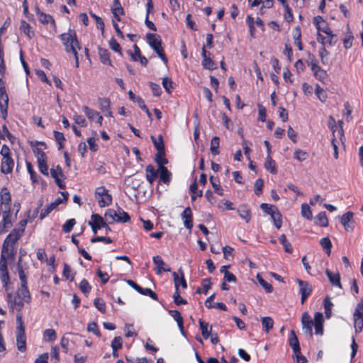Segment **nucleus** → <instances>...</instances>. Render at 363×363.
Listing matches in <instances>:
<instances>
[{"instance_id":"obj_1","label":"nucleus","mask_w":363,"mask_h":363,"mask_svg":"<svg viewBox=\"0 0 363 363\" xmlns=\"http://www.w3.org/2000/svg\"><path fill=\"white\" fill-rule=\"evenodd\" d=\"M20 262L21 259L17 263V271L21 280V287L16 291L13 296L11 293H8L7 295V300L11 309L13 311H18V313H21V311L25 303H29L31 301V296L27 287V278Z\"/></svg>"},{"instance_id":"obj_2","label":"nucleus","mask_w":363,"mask_h":363,"mask_svg":"<svg viewBox=\"0 0 363 363\" xmlns=\"http://www.w3.org/2000/svg\"><path fill=\"white\" fill-rule=\"evenodd\" d=\"M60 37L64 45L65 46L66 52H72L73 53L76 61V67H78L79 58L77 48L80 49L81 48L77 39L75 30L69 29L67 33H62Z\"/></svg>"},{"instance_id":"obj_3","label":"nucleus","mask_w":363,"mask_h":363,"mask_svg":"<svg viewBox=\"0 0 363 363\" xmlns=\"http://www.w3.org/2000/svg\"><path fill=\"white\" fill-rule=\"evenodd\" d=\"M16 345L20 352L26 350V337L25 334V326L23 322V316L21 313L16 315Z\"/></svg>"},{"instance_id":"obj_4","label":"nucleus","mask_w":363,"mask_h":363,"mask_svg":"<svg viewBox=\"0 0 363 363\" xmlns=\"http://www.w3.org/2000/svg\"><path fill=\"white\" fill-rule=\"evenodd\" d=\"M21 234L22 233H20L19 230H13L9 235H7L4 242L1 250L3 252V255H7L8 257H13V245L20 238Z\"/></svg>"},{"instance_id":"obj_5","label":"nucleus","mask_w":363,"mask_h":363,"mask_svg":"<svg viewBox=\"0 0 363 363\" xmlns=\"http://www.w3.org/2000/svg\"><path fill=\"white\" fill-rule=\"evenodd\" d=\"M146 38L148 41L150 46L155 51L157 55L165 63H167V57H166L164 49L162 46V40L159 35L155 33H147Z\"/></svg>"},{"instance_id":"obj_6","label":"nucleus","mask_w":363,"mask_h":363,"mask_svg":"<svg viewBox=\"0 0 363 363\" xmlns=\"http://www.w3.org/2000/svg\"><path fill=\"white\" fill-rule=\"evenodd\" d=\"M104 216L106 221H108L109 223H112L115 221L126 223L130 219V217L128 216V214L121 208H119L118 212L113 209H108L105 213Z\"/></svg>"},{"instance_id":"obj_7","label":"nucleus","mask_w":363,"mask_h":363,"mask_svg":"<svg viewBox=\"0 0 363 363\" xmlns=\"http://www.w3.org/2000/svg\"><path fill=\"white\" fill-rule=\"evenodd\" d=\"M354 327L355 332L359 333L363 329V300L357 305L353 314Z\"/></svg>"},{"instance_id":"obj_8","label":"nucleus","mask_w":363,"mask_h":363,"mask_svg":"<svg viewBox=\"0 0 363 363\" xmlns=\"http://www.w3.org/2000/svg\"><path fill=\"white\" fill-rule=\"evenodd\" d=\"M95 195L100 207H104L111 203L112 197L104 186L97 187L95 191Z\"/></svg>"},{"instance_id":"obj_9","label":"nucleus","mask_w":363,"mask_h":363,"mask_svg":"<svg viewBox=\"0 0 363 363\" xmlns=\"http://www.w3.org/2000/svg\"><path fill=\"white\" fill-rule=\"evenodd\" d=\"M9 258L7 255H3V252L1 251V259H0V277L2 283L4 284V286L6 288V291H8V284L9 282L10 278L7 269V261L6 259Z\"/></svg>"},{"instance_id":"obj_10","label":"nucleus","mask_w":363,"mask_h":363,"mask_svg":"<svg viewBox=\"0 0 363 363\" xmlns=\"http://www.w3.org/2000/svg\"><path fill=\"white\" fill-rule=\"evenodd\" d=\"M296 282L299 286V292L301 295V304H303L312 293L313 287L308 281H303L299 279H296Z\"/></svg>"},{"instance_id":"obj_11","label":"nucleus","mask_w":363,"mask_h":363,"mask_svg":"<svg viewBox=\"0 0 363 363\" xmlns=\"http://www.w3.org/2000/svg\"><path fill=\"white\" fill-rule=\"evenodd\" d=\"M301 323L303 330H304L305 333L308 334L310 337L313 336V330H312V325H313V323L311 318V316L307 312H305L302 315L301 318Z\"/></svg>"},{"instance_id":"obj_12","label":"nucleus","mask_w":363,"mask_h":363,"mask_svg":"<svg viewBox=\"0 0 363 363\" xmlns=\"http://www.w3.org/2000/svg\"><path fill=\"white\" fill-rule=\"evenodd\" d=\"M9 106V96L5 91H0V111L4 119L7 117Z\"/></svg>"},{"instance_id":"obj_13","label":"nucleus","mask_w":363,"mask_h":363,"mask_svg":"<svg viewBox=\"0 0 363 363\" xmlns=\"http://www.w3.org/2000/svg\"><path fill=\"white\" fill-rule=\"evenodd\" d=\"M0 198L1 205L4 206L5 211H11V195L7 188L4 187L1 189L0 193Z\"/></svg>"},{"instance_id":"obj_14","label":"nucleus","mask_w":363,"mask_h":363,"mask_svg":"<svg viewBox=\"0 0 363 363\" xmlns=\"http://www.w3.org/2000/svg\"><path fill=\"white\" fill-rule=\"evenodd\" d=\"M211 53L208 52L206 50L205 45H203L202 48V65L204 68L213 70L216 68V63L213 61V60L210 57Z\"/></svg>"},{"instance_id":"obj_15","label":"nucleus","mask_w":363,"mask_h":363,"mask_svg":"<svg viewBox=\"0 0 363 363\" xmlns=\"http://www.w3.org/2000/svg\"><path fill=\"white\" fill-rule=\"evenodd\" d=\"M14 161L11 157H2L1 163V171L4 174H10L13 171Z\"/></svg>"},{"instance_id":"obj_16","label":"nucleus","mask_w":363,"mask_h":363,"mask_svg":"<svg viewBox=\"0 0 363 363\" xmlns=\"http://www.w3.org/2000/svg\"><path fill=\"white\" fill-rule=\"evenodd\" d=\"M323 316L321 313L317 312L314 315L315 333L317 335H323Z\"/></svg>"},{"instance_id":"obj_17","label":"nucleus","mask_w":363,"mask_h":363,"mask_svg":"<svg viewBox=\"0 0 363 363\" xmlns=\"http://www.w3.org/2000/svg\"><path fill=\"white\" fill-rule=\"evenodd\" d=\"M182 218L184 220V225L187 228L191 230L193 227V218L192 212L190 207H187L182 213Z\"/></svg>"},{"instance_id":"obj_18","label":"nucleus","mask_w":363,"mask_h":363,"mask_svg":"<svg viewBox=\"0 0 363 363\" xmlns=\"http://www.w3.org/2000/svg\"><path fill=\"white\" fill-rule=\"evenodd\" d=\"M146 172V179L147 182L152 184L155 179L158 177L159 174V168L155 169V167L152 164H148L145 169Z\"/></svg>"},{"instance_id":"obj_19","label":"nucleus","mask_w":363,"mask_h":363,"mask_svg":"<svg viewBox=\"0 0 363 363\" xmlns=\"http://www.w3.org/2000/svg\"><path fill=\"white\" fill-rule=\"evenodd\" d=\"M352 217L353 213L352 211L344 213L341 217V223L347 231H352L353 230V225L350 223Z\"/></svg>"},{"instance_id":"obj_20","label":"nucleus","mask_w":363,"mask_h":363,"mask_svg":"<svg viewBox=\"0 0 363 363\" xmlns=\"http://www.w3.org/2000/svg\"><path fill=\"white\" fill-rule=\"evenodd\" d=\"M159 175L161 182L165 184H169L172 174L166 167L162 166L159 167Z\"/></svg>"},{"instance_id":"obj_21","label":"nucleus","mask_w":363,"mask_h":363,"mask_svg":"<svg viewBox=\"0 0 363 363\" xmlns=\"http://www.w3.org/2000/svg\"><path fill=\"white\" fill-rule=\"evenodd\" d=\"M153 262L157 266L155 269V272L157 274H161L162 272H169L171 271L170 267H167V269H163V267L165 265L162 259L157 255L153 257Z\"/></svg>"},{"instance_id":"obj_22","label":"nucleus","mask_w":363,"mask_h":363,"mask_svg":"<svg viewBox=\"0 0 363 363\" xmlns=\"http://www.w3.org/2000/svg\"><path fill=\"white\" fill-rule=\"evenodd\" d=\"M111 12L114 18L118 21H121L120 15H123L124 11L122 8L119 0H113V6L111 9Z\"/></svg>"},{"instance_id":"obj_23","label":"nucleus","mask_w":363,"mask_h":363,"mask_svg":"<svg viewBox=\"0 0 363 363\" xmlns=\"http://www.w3.org/2000/svg\"><path fill=\"white\" fill-rule=\"evenodd\" d=\"M289 343L292 348L294 353H297V352H299V350H301L299 342L294 330H291L290 333Z\"/></svg>"},{"instance_id":"obj_24","label":"nucleus","mask_w":363,"mask_h":363,"mask_svg":"<svg viewBox=\"0 0 363 363\" xmlns=\"http://www.w3.org/2000/svg\"><path fill=\"white\" fill-rule=\"evenodd\" d=\"M325 273L333 285L337 286L340 288H342V285L340 283V276L339 273L333 274L329 269H326Z\"/></svg>"},{"instance_id":"obj_25","label":"nucleus","mask_w":363,"mask_h":363,"mask_svg":"<svg viewBox=\"0 0 363 363\" xmlns=\"http://www.w3.org/2000/svg\"><path fill=\"white\" fill-rule=\"evenodd\" d=\"M264 167L270 173L275 174H277V168L275 161L272 160L269 154H268L266 160L264 162Z\"/></svg>"},{"instance_id":"obj_26","label":"nucleus","mask_w":363,"mask_h":363,"mask_svg":"<svg viewBox=\"0 0 363 363\" xmlns=\"http://www.w3.org/2000/svg\"><path fill=\"white\" fill-rule=\"evenodd\" d=\"M199 325L202 336L203 338L208 339L211 333L212 326H209L208 323H206L201 319L199 320Z\"/></svg>"},{"instance_id":"obj_27","label":"nucleus","mask_w":363,"mask_h":363,"mask_svg":"<svg viewBox=\"0 0 363 363\" xmlns=\"http://www.w3.org/2000/svg\"><path fill=\"white\" fill-rule=\"evenodd\" d=\"M20 30L26 35L29 39L32 38L34 35V32L32 30L30 24L24 20H22L21 22Z\"/></svg>"},{"instance_id":"obj_28","label":"nucleus","mask_w":363,"mask_h":363,"mask_svg":"<svg viewBox=\"0 0 363 363\" xmlns=\"http://www.w3.org/2000/svg\"><path fill=\"white\" fill-rule=\"evenodd\" d=\"M155 160L157 164L158 167H162L164 164L168 163V160L165 158V150H157V154L155 155Z\"/></svg>"},{"instance_id":"obj_29","label":"nucleus","mask_w":363,"mask_h":363,"mask_svg":"<svg viewBox=\"0 0 363 363\" xmlns=\"http://www.w3.org/2000/svg\"><path fill=\"white\" fill-rule=\"evenodd\" d=\"M99 55L103 64L111 65L110 54L107 50L99 48Z\"/></svg>"},{"instance_id":"obj_30","label":"nucleus","mask_w":363,"mask_h":363,"mask_svg":"<svg viewBox=\"0 0 363 363\" xmlns=\"http://www.w3.org/2000/svg\"><path fill=\"white\" fill-rule=\"evenodd\" d=\"M220 138L218 136H214L211 141L210 151L213 155H218L219 151Z\"/></svg>"},{"instance_id":"obj_31","label":"nucleus","mask_w":363,"mask_h":363,"mask_svg":"<svg viewBox=\"0 0 363 363\" xmlns=\"http://www.w3.org/2000/svg\"><path fill=\"white\" fill-rule=\"evenodd\" d=\"M99 106L103 113L108 112V116H112V113L110 111V100L107 98L100 99L99 100Z\"/></svg>"},{"instance_id":"obj_32","label":"nucleus","mask_w":363,"mask_h":363,"mask_svg":"<svg viewBox=\"0 0 363 363\" xmlns=\"http://www.w3.org/2000/svg\"><path fill=\"white\" fill-rule=\"evenodd\" d=\"M238 213L240 216L246 220L248 223L251 218L250 209L248 208L246 206H240L238 210Z\"/></svg>"},{"instance_id":"obj_33","label":"nucleus","mask_w":363,"mask_h":363,"mask_svg":"<svg viewBox=\"0 0 363 363\" xmlns=\"http://www.w3.org/2000/svg\"><path fill=\"white\" fill-rule=\"evenodd\" d=\"M261 322L267 333L273 328L274 321L271 317H262L261 318Z\"/></svg>"},{"instance_id":"obj_34","label":"nucleus","mask_w":363,"mask_h":363,"mask_svg":"<svg viewBox=\"0 0 363 363\" xmlns=\"http://www.w3.org/2000/svg\"><path fill=\"white\" fill-rule=\"evenodd\" d=\"M151 140H152V143L154 144V146L157 150H164L163 138L161 135H158L157 138H156L153 135H151Z\"/></svg>"},{"instance_id":"obj_35","label":"nucleus","mask_w":363,"mask_h":363,"mask_svg":"<svg viewBox=\"0 0 363 363\" xmlns=\"http://www.w3.org/2000/svg\"><path fill=\"white\" fill-rule=\"evenodd\" d=\"M169 314L174 318V319L177 321L178 326L179 328L183 330V318L179 311L173 310L169 311Z\"/></svg>"},{"instance_id":"obj_36","label":"nucleus","mask_w":363,"mask_h":363,"mask_svg":"<svg viewBox=\"0 0 363 363\" xmlns=\"http://www.w3.org/2000/svg\"><path fill=\"white\" fill-rule=\"evenodd\" d=\"M279 241L283 245L284 251L287 253H292L293 247L290 242H289L286 239V237L284 234H282L279 237Z\"/></svg>"},{"instance_id":"obj_37","label":"nucleus","mask_w":363,"mask_h":363,"mask_svg":"<svg viewBox=\"0 0 363 363\" xmlns=\"http://www.w3.org/2000/svg\"><path fill=\"white\" fill-rule=\"evenodd\" d=\"M2 211L4 213V217L2 223L0 225V233H1L4 230V228H6L8 225L11 224V221L10 219L11 215L10 211H5V209H2Z\"/></svg>"},{"instance_id":"obj_38","label":"nucleus","mask_w":363,"mask_h":363,"mask_svg":"<svg viewBox=\"0 0 363 363\" xmlns=\"http://www.w3.org/2000/svg\"><path fill=\"white\" fill-rule=\"evenodd\" d=\"M318 69H312L313 74L318 80L324 82L327 78V73L320 66H318Z\"/></svg>"},{"instance_id":"obj_39","label":"nucleus","mask_w":363,"mask_h":363,"mask_svg":"<svg viewBox=\"0 0 363 363\" xmlns=\"http://www.w3.org/2000/svg\"><path fill=\"white\" fill-rule=\"evenodd\" d=\"M260 208L264 212L269 215L271 217L272 216L273 214H274L275 211H277L279 210L277 207H276L275 206L269 205L264 203L260 205Z\"/></svg>"},{"instance_id":"obj_40","label":"nucleus","mask_w":363,"mask_h":363,"mask_svg":"<svg viewBox=\"0 0 363 363\" xmlns=\"http://www.w3.org/2000/svg\"><path fill=\"white\" fill-rule=\"evenodd\" d=\"M294 157L299 162H303L308 159V153L301 149H296L294 151Z\"/></svg>"},{"instance_id":"obj_41","label":"nucleus","mask_w":363,"mask_h":363,"mask_svg":"<svg viewBox=\"0 0 363 363\" xmlns=\"http://www.w3.org/2000/svg\"><path fill=\"white\" fill-rule=\"evenodd\" d=\"M256 278L258 281V282L259 283V284L264 289V290L267 292V293H272L273 291V287L272 286L267 283L262 277L260 274H257L256 276Z\"/></svg>"},{"instance_id":"obj_42","label":"nucleus","mask_w":363,"mask_h":363,"mask_svg":"<svg viewBox=\"0 0 363 363\" xmlns=\"http://www.w3.org/2000/svg\"><path fill=\"white\" fill-rule=\"evenodd\" d=\"M333 303L330 301L329 297H325L324 299V309L327 318H330L332 313Z\"/></svg>"},{"instance_id":"obj_43","label":"nucleus","mask_w":363,"mask_h":363,"mask_svg":"<svg viewBox=\"0 0 363 363\" xmlns=\"http://www.w3.org/2000/svg\"><path fill=\"white\" fill-rule=\"evenodd\" d=\"M271 218L273 220L274 226L277 229L281 228L282 225V216L279 211H275L274 214H273Z\"/></svg>"},{"instance_id":"obj_44","label":"nucleus","mask_w":363,"mask_h":363,"mask_svg":"<svg viewBox=\"0 0 363 363\" xmlns=\"http://www.w3.org/2000/svg\"><path fill=\"white\" fill-rule=\"evenodd\" d=\"M44 340L48 342L53 341L56 339V332L53 329H47L44 331Z\"/></svg>"},{"instance_id":"obj_45","label":"nucleus","mask_w":363,"mask_h":363,"mask_svg":"<svg viewBox=\"0 0 363 363\" xmlns=\"http://www.w3.org/2000/svg\"><path fill=\"white\" fill-rule=\"evenodd\" d=\"M320 244L322 247L326 250L327 254L330 255L332 247L330 240L328 237L323 238L320 240Z\"/></svg>"},{"instance_id":"obj_46","label":"nucleus","mask_w":363,"mask_h":363,"mask_svg":"<svg viewBox=\"0 0 363 363\" xmlns=\"http://www.w3.org/2000/svg\"><path fill=\"white\" fill-rule=\"evenodd\" d=\"M4 46L0 43V74L4 76L6 71V66L4 62Z\"/></svg>"},{"instance_id":"obj_47","label":"nucleus","mask_w":363,"mask_h":363,"mask_svg":"<svg viewBox=\"0 0 363 363\" xmlns=\"http://www.w3.org/2000/svg\"><path fill=\"white\" fill-rule=\"evenodd\" d=\"M91 219L94 221V223L97 226H100V229L103 227H107V224L104 218L99 214H93Z\"/></svg>"},{"instance_id":"obj_48","label":"nucleus","mask_w":363,"mask_h":363,"mask_svg":"<svg viewBox=\"0 0 363 363\" xmlns=\"http://www.w3.org/2000/svg\"><path fill=\"white\" fill-rule=\"evenodd\" d=\"M209 180H210V182H211L213 188L214 189V191L216 194H218V195L223 196V189H222V187L220 186V185L219 184H217L216 182V179L214 178V177L211 176L209 178Z\"/></svg>"},{"instance_id":"obj_49","label":"nucleus","mask_w":363,"mask_h":363,"mask_svg":"<svg viewBox=\"0 0 363 363\" xmlns=\"http://www.w3.org/2000/svg\"><path fill=\"white\" fill-rule=\"evenodd\" d=\"M301 215L304 218H306L308 220H311L312 218V217H313L312 212H311L310 206L308 204H306V203L302 204Z\"/></svg>"},{"instance_id":"obj_50","label":"nucleus","mask_w":363,"mask_h":363,"mask_svg":"<svg viewBox=\"0 0 363 363\" xmlns=\"http://www.w3.org/2000/svg\"><path fill=\"white\" fill-rule=\"evenodd\" d=\"M82 109H83L84 113L86 114V116H87V118L89 120H94L96 117V116H99V113L98 112H96L94 110L89 108L86 106H84L82 107Z\"/></svg>"},{"instance_id":"obj_51","label":"nucleus","mask_w":363,"mask_h":363,"mask_svg":"<svg viewBox=\"0 0 363 363\" xmlns=\"http://www.w3.org/2000/svg\"><path fill=\"white\" fill-rule=\"evenodd\" d=\"M38 164L40 172L48 176V167L47 165V159L38 160Z\"/></svg>"},{"instance_id":"obj_52","label":"nucleus","mask_w":363,"mask_h":363,"mask_svg":"<svg viewBox=\"0 0 363 363\" xmlns=\"http://www.w3.org/2000/svg\"><path fill=\"white\" fill-rule=\"evenodd\" d=\"M318 223L323 227H327L328 225V220L326 216L325 212H320L317 216Z\"/></svg>"},{"instance_id":"obj_53","label":"nucleus","mask_w":363,"mask_h":363,"mask_svg":"<svg viewBox=\"0 0 363 363\" xmlns=\"http://www.w3.org/2000/svg\"><path fill=\"white\" fill-rule=\"evenodd\" d=\"M38 18L42 23L48 24L49 22H51L53 25H55V21L50 15L46 14L45 13H39Z\"/></svg>"},{"instance_id":"obj_54","label":"nucleus","mask_w":363,"mask_h":363,"mask_svg":"<svg viewBox=\"0 0 363 363\" xmlns=\"http://www.w3.org/2000/svg\"><path fill=\"white\" fill-rule=\"evenodd\" d=\"M94 306L102 313H105L106 312V304L103 299L100 298H96L94 301Z\"/></svg>"},{"instance_id":"obj_55","label":"nucleus","mask_w":363,"mask_h":363,"mask_svg":"<svg viewBox=\"0 0 363 363\" xmlns=\"http://www.w3.org/2000/svg\"><path fill=\"white\" fill-rule=\"evenodd\" d=\"M123 339L121 336L115 337L111 342V347L113 350H118L122 347Z\"/></svg>"},{"instance_id":"obj_56","label":"nucleus","mask_w":363,"mask_h":363,"mask_svg":"<svg viewBox=\"0 0 363 363\" xmlns=\"http://www.w3.org/2000/svg\"><path fill=\"white\" fill-rule=\"evenodd\" d=\"M79 289L82 293L86 294L89 293L91 289V286L89 284L88 281L85 279H82L79 283Z\"/></svg>"},{"instance_id":"obj_57","label":"nucleus","mask_w":363,"mask_h":363,"mask_svg":"<svg viewBox=\"0 0 363 363\" xmlns=\"http://www.w3.org/2000/svg\"><path fill=\"white\" fill-rule=\"evenodd\" d=\"M57 207L52 203H50L45 208L41 211L40 214V220L45 218L50 213H51Z\"/></svg>"},{"instance_id":"obj_58","label":"nucleus","mask_w":363,"mask_h":363,"mask_svg":"<svg viewBox=\"0 0 363 363\" xmlns=\"http://www.w3.org/2000/svg\"><path fill=\"white\" fill-rule=\"evenodd\" d=\"M75 223H76V221L74 218L69 219L62 225V230L66 233H69L72 230Z\"/></svg>"},{"instance_id":"obj_59","label":"nucleus","mask_w":363,"mask_h":363,"mask_svg":"<svg viewBox=\"0 0 363 363\" xmlns=\"http://www.w3.org/2000/svg\"><path fill=\"white\" fill-rule=\"evenodd\" d=\"M90 16L96 21V24L98 25V28L101 30L102 33L104 32V23L102 18L91 11L89 12Z\"/></svg>"},{"instance_id":"obj_60","label":"nucleus","mask_w":363,"mask_h":363,"mask_svg":"<svg viewBox=\"0 0 363 363\" xmlns=\"http://www.w3.org/2000/svg\"><path fill=\"white\" fill-rule=\"evenodd\" d=\"M173 298H174V303L178 306L182 305V304H186V303H187L186 300H184V298H182L180 296L179 288H177V289L175 288V292L174 294Z\"/></svg>"},{"instance_id":"obj_61","label":"nucleus","mask_w":363,"mask_h":363,"mask_svg":"<svg viewBox=\"0 0 363 363\" xmlns=\"http://www.w3.org/2000/svg\"><path fill=\"white\" fill-rule=\"evenodd\" d=\"M87 330L88 332L93 333L98 337H101V333L98 328L97 324L95 322H91L88 324Z\"/></svg>"},{"instance_id":"obj_62","label":"nucleus","mask_w":363,"mask_h":363,"mask_svg":"<svg viewBox=\"0 0 363 363\" xmlns=\"http://www.w3.org/2000/svg\"><path fill=\"white\" fill-rule=\"evenodd\" d=\"M307 62L308 65H311V69H318V66L319 65H318L317 60L314 55L308 53V58Z\"/></svg>"},{"instance_id":"obj_63","label":"nucleus","mask_w":363,"mask_h":363,"mask_svg":"<svg viewBox=\"0 0 363 363\" xmlns=\"http://www.w3.org/2000/svg\"><path fill=\"white\" fill-rule=\"evenodd\" d=\"M110 48L116 52L121 54V48L116 40L112 38L109 41Z\"/></svg>"},{"instance_id":"obj_64","label":"nucleus","mask_w":363,"mask_h":363,"mask_svg":"<svg viewBox=\"0 0 363 363\" xmlns=\"http://www.w3.org/2000/svg\"><path fill=\"white\" fill-rule=\"evenodd\" d=\"M162 86L167 93H170V89L172 88V81L169 77H164L162 79Z\"/></svg>"}]
</instances>
